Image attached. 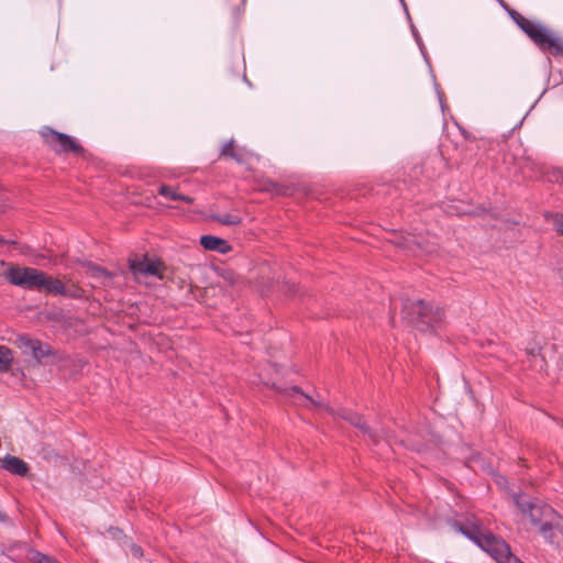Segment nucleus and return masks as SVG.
Returning a JSON list of instances; mask_svg holds the SVG:
<instances>
[{"mask_svg": "<svg viewBox=\"0 0 563 563\" xmlns=\"http://www.w3.org/2000/svg\"><path fill=\"white\" fill-rule=\"evenodd\" d=\"M454 526L497 563H523L511 553L509 545L503 539L485 529L476 518L467 520L464 526L459 522Z\"/></svg>", "mask_w": 563, "mask_h": 563, "instance_id": "1", "label": "nucleus"}, {"mask_svg": "<svg viewBox=\"0 0 563 563\" xmlns=\"http://www.w3.org/2000/svg\"><path fill=\"white\" fill-rule=\"evenodd\" d=\"M515 503L522 515L529 516L534 526H539L540 533L549 541H554V530L559 527L560 516L549 505L538 503L533 504L522 496H515Z\"/></svg>", "mask_w": 563, "mask_h": 563, "instance_id": "2", "label": "nucleus"}, {"mask_svg": "<svg viewBox=\"0 0 563 563\" xmlns=\"http://www.w3.org/2000/svg\"><path fill=\"white\" fill-rule=\"evenodd\" d=\"M510 16L541 49H547L554 56H563V38L541 23L532 21L517 11L510 12Z\"/></svg>", "mask_w": 563, "mask_h": 563, "instance_id": "3", "label": "nucleus"}, {"mask_svg": "<svg viewBox=\"0 0 563 563\" xmlns=\"http://www.w3.org/2000/svg\"><path fill=\"white\" fill-rule=\"evenodd\" d=\"M5 279L14 286L24 289H37L40 283L43 282V272L32 267H21L18 265H9L4 272Z\"/></svg>", "mask_w": 563, "mask_h": 563, "instance_id": "4", "label": "nucleus"}, {"mask_svg": "<svg viewBox=\"0 0 563 563\" xmlns=\"http://www.w3.org/2000/svg\"><path fill=\"white\" fill-rule=\"evenodd\" d=\"M14 344L22 354L32 356L37 364H41L44 358L54 355V350L49 344L25 334L18 335Z\"/></svg>", "mask_w": 563, "mask_h": 563, "instance_id": "5", "label": "nucleus"}, {"mask_svg": "<svg viewBox=\"0 0 563 563\" xmlns=\"http://www.w3.org/2000/svg\"><path fill=\"white\" fill-rule=\"evenodd\" d=\"M45 137L49 146H52L58 153L73 152L80 154L84 152L81 145L67 134L49 130L45 134Z\"/></svg>", "mask_w": 563, "mask_h": 563, "instance_id": "6", "label": "nucleus"}, {"mask_svg": "<svg viewBox=\"0 0 563 563\" xmlns=\"http://www.w3.org/2000/svg\"><path fill=\"white\" fill-rule=\"evenodd\" d=\"M162 263L144 258L142 261H134L131 264V269L134 275H152L161 277Z\"/></svg>", "mask_w": 563, "mask_h": 563, "instance_id": "7", "label": "nucleus"}, {"mask_svg": "<svg viewBox=\"0 0 563 563\" xmlns=\"http://www.w3.org/2000/svg\"><path fill=\"white\" fill-rule=\"evenodd\" d=\"M200 244L203 246V249L219 252L220 254H227L232 250V246L228 241L214 235H202L200 238Z\"/></svg>", "mask_w": 563, "mask_h": 563, "instance_id": "8", "label": "nucleus"}, {"mask_svg": "<svg viewBox=\"0 0 563 563\" xmlns=\"http://www.w3.org/2000/svg\"><path fill=\"white\" fill-rule=\"evenodd\" d=\"M42 279H43V282L38 284L36 290L45 291V292L52 294V295H65L66 294V287L58 278L48 276L46 273L43 272Z\"/></svg>", "mask_w": 563, "mask_h": 563, "instance_id": "9", "label": "nucleus"}, {"mask_svg": "<svg viewBox=\"0 0 563 563\" xmlns=\"http://www.w3.org/2000/svg\"><path fill=\"white\" fill-rule=\"evenodd\" d=\"M2 468L19 476H25L29 472V465L22 459L13 455L2 459Z\"/></svg>", "mask_w": 563, "mask_h": 563, "instance_id": "10", "label": "nucleus"}, {"mask_svg": "<svg viewBox=\"0 0 563 563\" xmlns=\"http://www.w3.org/2000/svg\"><path fill=\"white\" fill-rule=\"evenodd\" d=\"M289 396L292 398L294 402L296 405H300V406H309V405H312L314 407H318V408H323L325 411H328L329 413L331 415H335L334 413V410L329 408L328 406H323L321 405L320 402H317L316 400H313L312 398H310L309 396H307L306 394H303L299 388L297 387H292L290 390H289Z\"/></svg>", "mask_w": 563, "mask_h": 563, "instance_id": "11", "label": "nucleus"}, {"mask_svg": "<svg viewBox=\"0 0 563 563\" xmlns=\"http://www.w3.org/2000/svg\"><path fill=\"white\" fill-rule=\"evenodd\" d=\"M158 194L163 197H165L168 200L173 201H184L186 203H192L194 198L183 195L178 191L177 187H172L167 185H162L158 188Z\"/></svg>", "mask_w": 563, "mask_h": 563, "instance_id": "12", "label": "nucleus"}, {"mask_svg": "<svg viewBox=\"0 0 563 563\" xmlns=\"http://www.w3.org/2000/svg\"><path fill=\"white\" fill-rule=\"evenodd\" d=\"M415 311L419 314L421 322L427 325H431L438 320V312H433L432 308L424 301H418L415 305Z\"/></svg>", "mask_w": 563, "mask_h": 563, "instance_id": "13", "label": "nucleus"}, {"mask_svg": "<svg viewBox=\"0 0 563 563\" xmlns=\"http://www.w3.org/2000/svg\"><path fill=\"white\" fill-rule=\"evenodd\" d=\"M13 362L12 351L4 345H0V373L7 372Z\"/></svg>", "mask_w": 563, "mask_h": 563, "instance_id": "14", "label": "nucleus"}, {"mask_svg": "<svg viewBox=\"0 0 563 563\" xmlns=\"http://www.w3.org/2000/svg\"><path fill=\"white\" fill-rule=\"evenodd\" d=\"M338 416L349 421L351 424L360 428L361 430L366 431L365 423L360 415L350 412L347 410H341L340 412H338Z\"/></svg>", "mask_w": 563, "mask_h": 563, "instance_id": "15", "label": "nucleus"}, {"mask_svg": "<svg viewBox=\"0 0 563 563\" xmlns=\"http://www.w3.org/2000/svg\"><path fill=\"white\" fill-rule=\"evenodd\" d=\"M27 559L32 563H59L55 558L46 555L37 550H30L27 552Z\"/></svg>", "mask_w": 563, "mask_h": 563, "instance_id": "16", "label": "nucleus"}, {"mask_svg": "<svg viewBox=\"0 0 563 563\" xmlns=\"http://www.w3.org/2000/svg\"><path fill=\"white\" fill-rule=\"evenodd\" d=\"M214 220L224 225H238L242 222V218L236 213L218 214Z\"/></svg>", "mask_w": 563, "mask_h": 563, "instance_id": "17", "label": "nucleus"}, {"mask_svg": "<svg viewBox=\"0 0 563 563\" xmlns=\"http://www.w3.org/2000/svg\"><path fill=\"white\" fill-rule=\"evenodd\" d=\"M221 155L235 158L233 142H228L224 144V146L222 147V151H221Z\"/></svg>", "mask_w": 563, "mask_h": 563, "instance_id": "18", "label": "nucleus"}, {"mask_svg": "<svg viewBox=\"0 0 563 563\" xmlns=\"http://www.w3.org/2000/svg\"><path fill=\"white\" fill-rule=\"evenodd\" d=\"M553 225L560 234H563V216L555 214L553 218Z\"/></svg>", "mask_w": 563, "mask_h": 563, "instance_id": "19", "label": "nucleus"}, {"mask_svg": "<svg viewBox=\"0 0 563 563\" xmlns=\"http://www.w3.org/2000/svg\"><path fill=\"white\" fill-rule=\"evenodd\" d=\"M411 244H418L419 243L416 241V239H413L411 235L409 238H406L405 242L401 243V245L404 247H408V249H411Z\"/></svg>", "mask_w": 563, "mask_h": 563, "instance_id": "20", "label": "nucleus"}, {"mask_svg": "<svg viewBox=\"0 0 563 563\" xmlns=\"http://www.w3.org/2000/svg\"><path fill=\"white\" fill-rule=\"evenodd\" d=\"M133 553H134L135 555H141V554H142L141 548H139V547H134V548H133Z\"/></svg>", "mask_w": 563, "mask_h": 563, "instance_id": "21", "label": "nucleus"}, {"mask_svg": "<svg viewBox=\"0 0 563 563\" xmlns=\"http://www.w3.org/2000/svg\"><path fill=\"white\" fill-rule=\"evenodd\" d=\"M93 271H95L97 274H99V275H103V274H104V271H103V269H101L100 267H96V268H93Z\"/></svg>", "mask_w": 563, "mask_h": 563, "instance_id": "22", "label": "nucleus"}, {"mask_svg": "<svg viewBox=\"0 0 563 563\" xmlns=\"http://www.w3.org/2000/svg\"><path fill=\"white\" fill-rule=\"evenodd\" d=\"M559 275L563 280V265L559 267Z\"/></svg>", "mask_w": 563, "mask_h": 563, "instance_id": "23", "label": "nucleus"}]
</instances>
